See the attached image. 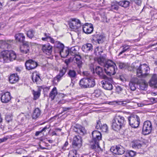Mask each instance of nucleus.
<instances>
[{
  "instance_id": "obj_31",
  "label": "nucleus",
  "mask_w": 157,
  "mask_h": 157,
  "mask_svg": "<svg viewBox=\"0 0 157 157\" xmlns=\"http://www.w3.org/2000/svg\"><path fill=\"white\" fill-rule=\"evenodd\" d=\"M67 74L69 77L71 78V80H72V79L76 78L77 74L76 71L74 70H69L67 73Z\"/></svg>"
},
{
  "instance_id": "obj_17",
  "label": "nucleus",
  "mask_w": 157,
  "mask_h": 157,
  "mask_svg": "<svg viewBox=\"0 0 157 157\" xmlns=\"http://www.w3.org/2000/svg\"><path fill=\"white\" fill-rule=\"evenodd\" d=\"M96 73L101 78L104 79L106 78L107 76L105 75V71L99 66H97L95 69Z\"/></svg>"
},
{
  "instance_id": "obj_45",
  "label": "nucleus",
  "mask_w": 157,
  "mask_h": 157,
  "mask_svg": "<svg viewBox=\"0 0 157 157\" xmlns=\"http://www.w3.org/2000/svg\"><path fill=\"white\" fill-rule=\"evenodd\" d=\"M34 31L32 30H30L27 32V36L30 38H32L34 36Z\"/></svg>"
},
{
  "instance_id": "obj_6",
  "label": "nucleus",
  "mask_w": 157,
  "mask_h": 157,
  "mask_svg": "<svg viewBox=\"0 0 157 157\" xmlns=\"http://www.w3.org/2000/svg\"><path fill=\"white\" fill-rule=\"evenodd\" d=\"M128 121L130 125L133 128L138 127L140 123V120L138 116L136 115H132L128 117Z\"/></svg>"
},
{
  "instance_id": "obj_48",
  "label": "nucleus",
  "mask_w": 157,
  "mask_h": 157,
  "mask_svg": "<svg viewBox=\"0 0 157 157\" xmlns=\"http://www.w3.org/2000/svg\"><path fill=\"white\" fill-rule=\"evenodd\" d=\"M44 35L45 37H42V40L44 41L48 40V39L50 37V34L48 33H45Z\"/></svg>"
},
{
  "instance_id": "obj_26",
  "label": "nucleus",
  "mask_w": 157,
  "mask_h": 157,
  "mask_svg": "<svg viewBox=\"0 0 157 157\" xmlns=\"http://www.w3.org/2000/svg\"><path fill=\"white\" fill-rule=\"evenodd\" d=\"M15 37L16 40L19 42H23L25 40V36L23 33H19L16 34Z\"/></svg>"
},
{
  "instance_id": "obj_49",
  "label": "nucleus",
  "mask_w": 157,
  "mask_h": 157,
  "mask_svg": "<svg viewBox=\"0 0 157 157\" xmlns=\"http://www.w3.org/2000/svg\"><path fill=\"white\" fill-rule=\"evenodd\" d=\"M119 67L121 69H122L125 67L126 66V64L124 63L119 62L118 63Z\"/></svg>"
},
{
  "instance_id": "obj_61",
  "label": "nucleus",
  "mask_w": 157,
  "mask_h": 157,
  "mask_svg": "<svg viewBox=\"0 0 157 157\" xmlns=\"http://www.w3.org/2000/svg\"><path fill=\"white\" fill-rule=\"evenodd\" d=\"M70 61L69 60H66L65 61V63L67 65V66L68 64L69 63Z\"/></svg>"
},
{
  "instance_id": "obj_63",
  "label": "nucleus",
  "mask_w": 157,
  "mask_h": 157,
  "mask_svg": "<svg viewBox=\"0 0 157 157\" xmlns=\"http://www.w3.org/2000/svg\"><path fill=\"white\" fill-rule=\"evenodd\" d=\"M16 71L20 72L21 71L20 69L18 67H16L15 68Z\"/></svg>"
},
{
  "instance_id": "obj_44",
  "label": "nucleus",
  "mask_w": 157,
  "mask_h": 157,
  "mask_svg": "<svg viewBox=\"0 0 157 157\" xmlns=\"http://www.w3.org/2000/svg\"><path fill=\"white\" fill-rule=\"evenodd\" d=\"M130 46L129 45H124L122 46L121 47L123 48V50L119 53V55L120 56L123 53L128 50L130 48Z\"/></svg>"
},
{
  "instance_id": "obj_29",
  "label": "nucleus",
  "mask_w": 157,
  "mask_h": 157,
  "mask_svg": "<svg viewBox=\"0 0 157 157\" xmlns=\"http://www.w3.org/2000/svg\"><path fill=\"white\" fill-rule=\"evenodd\" d=\"M139 87L140 90H145L148 86L147 83L144 80H141L139 83Z\"/></svg>"
},
{
  "instance_id": "obj_64",
  "label": "nucleus",
  "mask_w": 157,
  "mask_h": 157,
  "mask_svg": "<svg viewBox=\"0 0 157 157\" xmlns=\"http://www.w3.org/2000/svg\"><path fill=\"white\" fill-rule=\"evenodd\" d=\"M68 142L67 141L64 144V147H66L68 145Z\"/></svg>"
},
{
  "instance_id": "obj_23",
  "label": "nucleus",
  "mask_w": 157,
  "mask_h": 157,
  "mask_svg": "<svg viewBox=\"0 0 157 157\" xmlns=\"http://www.w3.org/2000/svg\"><path fill=\"white\" fill-rule=\"evenodd\" d=\"M19 80L18 75L16 74H13L11 75L9 77V80L10 82L13 84L17 82Z\"/></svg>"
},
{
  "instance_id": "obj_20",
  "label": "nucleus",
  "mask_w": 157,
  "mask_h": 157,
  "mask_svg": "<svg viewBox=\"0 0 157 157\" xmlns=\"http://www.w3.org/2000/svg\"><path fill=\"white\" fill-rule=\"evenodd\" d=\"M96 128L98 129H100L104 132H106L108 129V127L106 124H104L102 125L99 121L97 122Z\"/></svg>"
},
{
  "instance_id": "obj_30",
  "label": "nucleus",
  "mask_w": 157,
  "mask_h": 157,
  "mask_svg": "<svg viewBox=\"0 0 157 157\" xmlns=\"http://www.w3.org/2000/svg\"><path fill=\"white\" fill-rule=\"evenodd\" d=\"M57 94V91L56 87H54L50 92L49 94V97L52 100L54 99L56 96Z\"/></svg>"
},
{
  "instance_id": "obj_56",
  "label": "nucleus",
  "mask_w": 157,
  "mask_h": 157,
  "mask_svg": "<svg viewBox=\"0 0 157 157\" xmlns=\"http://www.w3.org/2000/svg\"><path fill=\"white\" fill-rule=\"evenodd\" d=\"M128 103H127V106H133V102H132L130 101L129 100H128Z\"/></svg>"
},
{
  "instance_id": "obj_43",
  "label": "nucleus",
  "mask_w": 157,
  "mask_h": 157,
  "mask_svg": "<svg viewBox=\"0 0 157 157\" xmlns=\"http://www.w3.org/2000/svg\"><path fill=\"white\" fill-rule=\"evenodd\" d=\"M136 152L132 151H128L126 152L125 157H133L136 155Z\"/></svg>"
},
{
  "instance_id": "obj_57",
  "label": "nucleus",
  "mask_w": 157,
  "mask_h": 157,
  "mask_svg": "<svg viewBox=\"0 0 157 157\" xmlns=\"http://www.w3.org/2000/svg\"><path fill=\"white\" fill-rule=\"evenodd\" d=\"M10 41H9V42H10ZM8 41H7V42H6V41H3L2 42V44L3 45H5V46L7 47L8 46Z\"/></svg>"
},
{
  "instance_id": "obj_10",
  "label": "nucleus",
  "mask_w": 157,
  "mask_h": 157,
  "mask_svg": "<svg viewBox=\"0 0 157 157\" xmlns=\"http://www.w3.org/2000/svg\"><path fill=\"white\" fill-rule=\"evenodd\" d=\"M111 151L114 154L121 155L125 152L124 148L120 145L113 146L110 148Z\"/></svg>"
},
{
  "instance_id": "obj_25",
  "label": "nucleus",
  "mask_w": 157,
  "mask_h": 157,
  "mask_svg": "<svg viewBox=\"0 0 157 157\" xmlns=\"http://www.w3.org/2000/svg\"><path fill=\"white\" fill-rule=\"evenodd\" d=\"M132 147L135 149H139L141 148L142 145L140 141H136L132 142L131 143Z\"/></svg>"
},
{
  "instance_id": "obj_8",
  "label": "nucleus",
  "mask_w": 157,
  "mask_h": 157,
  "mask_svg": "<svg viewBox=\"0 0 157 157\" xmlns=\"http://www.w3.org/2000/svg\"><path fill=\"white\" fill-rule=\"evenodd\" d=\"M152 129V124L150 121H147L144 122L142 128V132L144 134L146 135L150 134Z\"/></svg>"
},
{
  "instance_id": "obj_22",
  "label": "nucleus",
  "mask_w": 157,
  "mask_h": 157,
  "mask_svg": "<svg viewBox=\"0 0 157 157\" xmlns=\"http://www.w3.org/2000/svg\"><path fill=\"white\" fill-rule=\"evenodd\" d=\"M88 80L87 78L82 79L79 82V85L80 87L83 88H88Z\"/></svg>"
},
{
  "instance_id": "obj_36",
  "label": "nucleus",
  "mask_w": 157,
  "mask_h": 157,
  "mask_svg": "<svg viewBox=\"0 0 157 157\" xmlns=\"http://www.w3.org/2000/svg\"><path fill=\"white\" fill-rule=\"evenodd\" d=\"M74 56L73 58L74 60L76 61V63L78 64V66L79 67L82 63L81 57L80 55L78 54Z\"/></svg>"
},
{
  "instance_id": "obj_62",
  "label": "nucleus",
  "mask_w": 157,
  "mask_h": 157,
  "mask_svg": "<svg viewBox=\"0 0 157 157\" xmlns=\"http://www.w3.org/2000/svg\"><path fill=\"white\" fill-rule=\"evenodd\" d=\"M85 57L86 59H88L89 60L90 59V56L88 55L85 56Z\"/></svg>"
},
{
  "instance_id": "obj_33",
  "label": "nucleus",
  "mask_w": 157,
  "mask_h": 157,
  "mask_svg": "<svg viewBox=\"0 0 157 157\" xmlns=\"http://www.w3.org/2000/svg\"><path fill=\"white\" fill-rule=\"evenodd\" d=\"M40 115V111L38 108L36 109L33 113V118L36 119Z\"/></svg>"
},
{
  "instance_id": "obj_37",
  "label": "nucleus",
  "mask_w": 157,
  "mask_h": 157,
  "mask_svg": "<svg viewBox=\"0 0 157 157\" xmlns=\"http://www.w3.org/2000/svg\"><path fill=\"white\" fill-rule=\"evenodd\" d=\"M117 3L120 6L124 8H127L129 6L130 3L128 1H124L117 2Z\"/></svg>"
},
{
  "instance_id": "obj_24",
  "label": "nucleus",
  "mask_w": 157,
  "mask_h": 157,
  "mask_svg": "<svg viewBox=\"0 0 157 157\" xmlns=\"http://www.w3.org/2000/svg\"><path fill=\"white\" fill-rule=\"evenodd\" d=\"M82 49L84 52H87L92 50L93 46L90 44H86L82 46Z\"/></svg>"
},
{
  "instance_id": "obj_2",
  "label": "nucleus",
  "mask_w": 157,
  "mask_h": 157,
  "mask_svg": "<svg viewBox=\"0 0 157 157\" xmlns=\"http://www.w3.org/2000/svg\"><path fill=\"white\" fill-rule=\"evenodd\" d=\"M16 57L15 53L12 50H4L0 54V59H3V62L13 61L16 59Z\"/></svg>"
},
{
  "instance_id": "obj_50",
  "label": "nucleus",
  "mask_w": 157,
  "mask_h": 157,
  "mask_svg": "<svg viewBox=\"0 0 157 157\" xmlns=\"http://www.w3.org/2000/svg\"><path fill=\"white\" fill-rule=\"evenodd\" d=\"M94 94H95V96L96 97H98L101 95V92L99 90H96L94 91Z\"/></svg>"
},
{
  "instance_id": "obj_58",
  "label": "nucleus",
  "mask_w": 157,
  "mask_h": 157,
  "mask_svg": "<svg viewBox=\"0 0 157 157\" xmlns=\"http://www.w3.org/2000/svg\"><path fill=\"white\" fill-rule=\"evenodd\" d=\"M48 41H49L51 43H54V40L51 37H49V38L48 39Z\"/></svg>"
},
{
  "instance_id": "obj_11",
  "label": "nucleus",
  "mask_w": 157,
  "mask_h": 157,
  "mask_svg": "<svg viewBox=\"0 0 157 157\" xmlns=\"http://www.w3.org/2000/svg\"><path fill=\"white\" fill-rule=\"evenodd\" d=\"M37 65V63L32 59L27 60L25 63L26 68L30 70L34 69Z\"/></svg>"
},
{
  "instance_id": "obj_32",
  "label": "nucleus",
  "mask_w": 157,
  "mask_h": 157,
  "mask_svg": "<svg viewBox=\"0 0 157 157\" xmlns=\"http://www.w3.org/2000/svg\"><path fill=\"white\" fill-rule=\"evenodd\" d=\"M88 88L92 87L95 85L94 78L93 77L87 78Z\"/></svg>"
},
{
  "instance_id": "obj_13",
  "label": "nucleus",
  "mask_w": 157,
  "mask_h": 157,
  "mask_svg": "<svg viewBox=\"0 0 157 157\" xmlns=\"http://www.w3.org/2000/svg\"><path fill=\"white\" fill-rule=\"evenodd\" d=\"M72 129L74 132L81 135H83L86 133L84 128L79 125L76 124L72 127Z\"/></svg>"
},
{
  "instance_id": "obj_42",
  "label": "nucleus",
  "mask_w": 157,
  "mask_h": 157,
  "mask_svg": "<svg viewBox=\"0 0 157 157\" xmlns=\"http://www.w3.org/2000/svg\"><path fill=\"white\" fill-rule=\"evenodd\" d=\"M96 38H97L96 41L99 44L102 43L105 39V37L102 35H97Z\"/></svg>"
},
{
  "instance_id": "obj_3",
  "label": "nucleus",
  "mask_w": 157,
  "mask_h": 157,
  "mask_svg": "<svg viewBox=\"0 0 157 157\" xmlns=\"http://www.w3.org/2000/svg\"><path fill=\"white\" fill-rule=\"evenodd\" d=\"M92 140L90 143V147L92 149H100L99 141L101 140V135L98 131L95 130L92 132Z\"/></svg>"
},
{
  "instance_id": "obj_46",
  "label": "nucleus",
  "mask_w": 157,
  "mask_h": 157,
  "mask_svg": "<svg viewBox=\"0 0 157 157\" xmlns=\"http://www.w3.org/2000/svg\"><path fill=\"white\" fill-rule=\"evenodd\" d=\"M67 69V67H63L62 69L61 70L59 71V75L63 76L66 73Z\"/></svg>"
},
{
  "instance_id": "obj_9",
  "label": "nucleus",
  "mask_w": 157,
  "mask_h": 157,
  "mask_svg": "<svg viewBox=\"0 0 157 157\" xmlns=\"http://www.w3.org/2000/svg\"><path fill=\"white\" fill-rule=\"evenodd\" d=\"M81 25L80 21L75 18L73 19L69 23V27L74 31H76L80 27Z\"/></svg>"
},
{
  "instance_id": "obj_40",
  "label": "nucleus",
  "mask_w": 157,
  "mask_h": 157,
  "mask_svg": "<svg viewBox=\"0 0 157 157\" xmlns=\"http://www.w3.org/2000/svg\"><path fill=\"white\" fill-rule=\"evenodd\" d=\"M55 47L58 49L59 52L60 50H62L64 48V46L62 44L59 42L56 41L55 43Z\"/></svg>"
},
{
  "instance_id": "obj_7",
  "label": "nucleus",
  "mask_w": 157,
  "mask_h": 157,
  "mask_svg": "<svg viewBox=\"0 0 157 157\" xmlns=\"http://www.w3.org/2000/svg\"><path fill=\"white\" fill-rule=\"evenodd\" d=\"M104 80L101 82L102 84V87L105 89L110 90L113 89V86L112 84L113 80L111 77L108 78L106 77V78H104Z\"/></svg>"
},
{
  "instance_id": "obj_39",
  "label": "nucleus",
  "mask_w": 157,
  "mask_h": 157,
  "mask_svg": "<svg viewBox=\"0 0 157 157\" xmlns=\"http://www.w3.org/2000/svg\"><path fill=\"white\" fill-rule=\"evenodd\" d=\"M69 157H78V155L77 154L76 150H72L69 151Z\"/></svg>"
},
{
  "instance_id": "obj_1",
  "label": "nucleus",
  "mask_w": 157,
  "mask_h": 157,
  "mask_svg": "<svg viewBox=\"0 0 157 157\" xmlns=\"http://www.w3.org/2000/svg\"><path fill=\"white\" fill-rule=\"evenodd\" d=\"M126 123L124 118L122 116L116 115L112 120V127L116 131L119 130L124 127Z\"/></svg>"
},
{
  "instance_id": "obj_51",
  "label": "nucleus",
  "mask_w": 157,
  "mask_h": 157,
  "mask_svg": "<svg viewBox=\"0 0 157 157\" xmlns=\"http://www.w3.org/2000/svg\"><path fill=\"white\" fill-rule=\"evenodd\" d=\"M111 9L112 10H117L118 9L119 7L116 4H112L111 5Z\"/></svg>"
},
{
  "instance_id": "obj_47",
  "label": "nucleus",
  "mask_w": 157,
  "mask_h": 157,
  "mask_svg": "<svg viewBox=\"0 0 157 157\" xmlns=\"http://www.w3.org/2000/svg\"><path fill=\"white\" fill-rule=\"evenodd\" d=\"M33 94L34 96V100H36L37 99L40 95V92L39 91H33Z\"/></svg>"
},
{
  "instance_id": "obj_27",
  "label": "nucleus",
  "mask_w": 157,
  "mask_h": 157,
  "mask_svg": "<svg viewBox=\"0 0 157 157\" xmlns=\"http://www.w3.org/2000/svg\"><path fill=\"white\" fill-rule=\"evenodd\" d=\"M105 56H100L98 59V62L99 64L101 66H105L107 61L105 59Z\"/></svg>"
},
{
  "instance_id": "obj_21",
  "label": "nucleus",
  "mask_w": 157,
  "mask_h": 157,
  "mask_svg": "<svg viewBox=\"0 0 157 157\" xmlns=\"http://www.w3.org/2000/svg\"><path fill=\"white\" fill-rule=\"evenodd\" d=\"M21 43H23V46L22 47H24V48H25L26 49L25 51V50L22 49V47H21L20 48L21 52L23 54H27L29 52V43L28 42L25 41V40H24L23 42H21Z\"/></svg>"
},
{
  "instance_id": "obj_14",
  "label": "nucleus",
  "mask_w": 157,
  "mask_h": 157,
  "mask_svg": "<svg viewBox=\"0 0 157 157\" xmlns=\"http://www.w3.org/2000/svg\"><path fill=\"white\" fill-rule=\"evenodd\" d=\"M82 29L86 34L91 33L93 30V25L91 24L86 23L83 26Z\"/></svg>"
},
{
  "instance_id": "obj_54",
  "label": "nucleus",
  "mask_w": 157,
  "mask_h": 157,
  "mask_svg": "<svg viewBox=\"0 0 157 157\" xmlns=\"http://www.w3.org/2000/svg\"><path fill=\"white\" fill-rule=\"evenodd\" d=\"M133 2L138 6H140L141 3V0H134Z\"/></svg>"
},
{
  "instance_id": "obj_55",
  "label": "nucleus",
  "mask_w": 157,
  "mask_h": 157,
  "mask_svg": "<svg viewBox=\"0 0 157 157\" xmlns=\"http://www.w3.org/2000/svg\"><path fill=\"white\" fill-rule=\"evenodd\" d=\"M50 126V125H48L46 126L41 130V131H42V132H44V131L45 132L46 131V130H47V129H48L49 128Z\"/></svg>"
},
{
  "instance_id": "obj_15",
  "label": "nucleus",
  "mask_w": 157,
  "mask_h": 157,
  "mask_svg": "<svg viewBox=\"0 0 157 157\" xmlns=\"http://www.w3.org/2000/svg\"><path fill=\"white\" fill-rule=\"evenodd\" d=\"M52 47L49 44L42 45V50L46 54L50 55L52 52Z\"/></svg>"
},
{
  "instance_id": "obj_60",
  "label": "nucleus",
  "mask_w": 157,
  "mask_h": 157,
  "mask_svg": "<svg viewBox=\"0 0 157 157\" xmlns=\"http://www.w3.org/2000/svg\"><path fill=\"white\" fill-rule=\"evenodd\" d=\"M42 132L41 131V130H40V131H37V132H36L35 133V135L36 136H38L39 135V134Z\"/></svg>"
},
{
  "instance_id": "obj_16",
  "label": "nucleus",
  "mask_w": 157,
  "mask_h": 157,
  "mask_svg": "<svg viewBox=\"0 0 157 157\" xmlns=\"http://www.w3.org/2000/svg\"><path fill=\"white\" fill-rule=\"evenodd\" d=\"M149 86L152 87H157V74H153L149 82Z\"/></svg>"
},
{
  "instance_id": "obj_41",
  "label": "nucleus",
  "mask_w": 157,
  "mask_h": 157,
  "mask_svg": "<svg viewBox=\"0 0 157 157\" xmlns=\"http://www.w3.org/2000/svg\"><path fill=\"white\" fill-rule=\"evenodd\" d=\"M128 100H126L122 101H114L113 102L114 103L113 104H117L118 105H121L123 106H127V103H128Z\"/></svg>"
},
{
  "instance_id": "obj_35",
  "label": "nucleus",
  "mask_w": 157,
  "mask_h": 157,
  "mask_svg": "<svg viewBox=\"0 0 157 157\" xmlns=\"http://www.w3.org/2000/svg\"><path fill=\"white\" fill-rule=\"evenodd\" d=\"M78 48L77 46L72 47L70 49V54L73 56L78 55Z\"/></svg>"
},
{
  "instance_id": "obj_4",
  "label": "nucleus",
  "mask_w": 157,
  "mask_h": 157,
  "mask_svg": "<svg viewBox=\"0 0 157 157\" xmlns=\"http://www.w3.org/2000/svg\"><path fill=\"white\" fill-rule=\"evenodd\" d=\"M104 67L105 73L110 76L115 75L117 70V67L115 63L110 60L107 61Z\"/></svg>"
},
{
  "instance_id": "obj_19",
  "label": "nucleus",
  "mask_w": 157,
  "mask_h": 157,
  "mask_svg": "<svg viewBox=\"0 0 157 157\" xmlns=\"http://www.w3.org/2000/svg\"><path fill=\"white\" fill-rule=\"evenodd\" d=\"M11 99L10 93L6 92L3 94L1 97V100L2 102L7 103Z\"/></svg>"
},
{
  "instance_id": "obj_59",
  "label": "nucleus",
  "mask_w": 157,
  "mask_h": 157,
  "mask_svg": "<svg viewBox=\"0 0 157 157\" xmlns=\"http://www.w3.org/2000/svg\"><path fill=\"white\" fill-rule=\"evenodd\" d=\"M120 80L122 81H124L125 80V78L123 77V76L122 75L120 76Z\"/></svg>"
},
{
  "instance_id": "obj_38",
  "label": "nucleus",
  "mask_w": 157,
  "mask_h": 157,
  "mask_svg": "<svg viewBox=\"0 0 157 157\" xmlns=\"http://www.w3.org/2000/svg\"><path fill=\"white\" fill-rule=\"evenodd\" d=\"M103 52V49L102 47L99 46L97 47L95 49L94 53L95 55L98 56L101 55V53Z\"/></svg>"
},
{
  "instance_id": "obj_52",
  "label": "nucleus",
  "mask_w": 157,
  "mask_h": 157,
  "mask_svg": "<svg viewBox=\"0 0 157 157\" xmlns=\"http://www.w3.org/2000/svg\"><path fill=\"white\" fill-rule=\"evenodd\" d=\"M9 138H10L9 136H6L0 139V143L5 141Z\"/></svg>"
},
{
  "instance_id": "obj_28",
  "label": "nucleus",
  "mask_w": 157,
  "mask_h": 157,
  "mask_svg": "<svg viewBox=\"0 0 157 157\" xmlns=\"http://www.w3.org/2000/svg\"><path fill=\"white\" fill-rule=\"evenodd\" d=\"M59 52L61 57L63 58L66 57L69 53V50L67 49L64 48L62 50H60Z\"/></svg>"
},
{
  "instance_id": "obj_18",
  "label": "nucleus",
  "mask_w": 157,
  "mask_h": 157,
  "mask_svg": "<svg viewBox=\"0 0 157 157\" xmlns=\"http://www.w3.org/2000/svg\"><path fill=\"white\" fill-rule=\"evenodd\" d=\"M138 82V80L136 78H132L131 80L129 83V86L131 90L134 91L136 90Z\"/></svg>"
},
{
  "instance_id": "obj_12",
  "label": "nucleus",
  "mask_w": 157,
  "mask_h": 157,
  "mask_svg": "<svg viewBox=\"0 0 157 157\" xmlns=\"http://www.w3.org/2000/svg\"><path fill=\"white\" fill-rule=\"evenodd\" d=\"M82 140L80 136H75L73 138L72 142V145L74 148H79L81 146Z\"/></svg>"
},
{
  "instance_id": "obj_34",
  "label": "nucleus",
  "mask_w": 157,
  "mask_h": 157,
  "mask_svg": "<svg viewBox=\"0 0 157 157\" xmlns=\"http://www.w3.org/2000/svg\"><path fill=\"white\" fill-rule=\"evenodd\" d=\"M32 79L33 82H35L38 84L40 80V77L36 73H34L33 74Z\"/></svg>"
},
{
  "instance_id": "obj_53",
  "label": "nucleus",
  "mask_w": 157,
  "mask_h": 157,
  "mask_svg": "<svg viewBox=\"0 0 157 157\" xmlns=\"http://www.w3.org/2000/svg\"><path fill=\"white\" fill-rule=\"evenodd\" d=\"M62 77V76H60L59 74L55 78V80H56L58 82H59Z\"/></svg>"
},
{
  "instance_id": "obj_5",
  "label": "nucleus",
  "mask_w": 157,
  "mask_h": 157,
  "mask_svg": "<svg viewBox=\"0 0 157 157\" xmlns=\"http://www.w3.org/2000/svg\"><path fill=\"white\" fill-rule=\"evenodd\" d=\"M150 70V68L146 64L141 65L137 70V74L138 77L142 76L143 78H145L149 75L148 72Z\"/></svg>"
}]
</instances>
